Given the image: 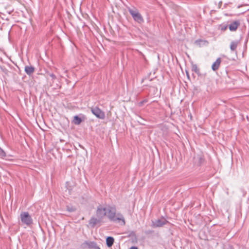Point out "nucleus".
I'll list each match as a JSON object with an SVG mask.
<instances>
[{"label":"nucleus","mask_w":249,"mask_h":249,"mask_svg":"<svg viewBox=\"0 0 249 249\" xmlns=\"http://www.w3.org/2000/svg\"><path fill=\"white\" fill-rule=\"evenodd\" d=\"M107 216L109 219L113 221H122L123 225H125V220L123 215L119 213L116 216V208L115 207H109L107 210Z\"/></svg>","instance_id":"1"},{"label":"nucleus","mask_w":249,"mask_h":249,"mask_svg":"<svg viewBox=\"0 0 249 249\" xmlns=\"http://www.w3.org/2000/svg\"><path fill=\"white\" fill-rule=\"evenodd\" d=\"M20 218L22 225L30 227L33 223V220L28 212H22L20 214Z\"/></svg>","instance_id":"2"},{"label":"nucleus","mask_w":249,"mask_h":249,"mask_svg":"<svg viewBox=\"0 0 249 249\" xmlns=\"http://www.w3.org/2000/svg\"><path fill=\"white\" fill-rule=\"evenodd\" d=\"M128 11L133 19L137 22L141 24L144 22V19L142 15L139 13L138 10L135 8L131 9L128 8Z\"/></svg>","instance_id":"3"},{"label":"nucleus","mask_w":249,"mask_h":249,"mask_svg":"<svg viewBox=\"0 0 249 249\" xmlns=\"http://www.w3.org/2000/svg\"><path fill=\"white\" fill-rule=\"evenodd\" d=\"M92 113L97 118L100 119H104L105 118V113L98 107L95 106L90 107Z\"/></svg>","instance_id":"4"},{"label":"nucleus","mask_w":249,"mask_h":249,"mask_svg":"<svg viewBox=\"0 0 249 249\" xmlns=\"http://www.w3.org/2000/svg\"><path fill=\"white\" fill-rule=\"evenodd\" d=\"M81 248L82 249H100L97 245L96 243L93 241H86L81 245Z\"/></svg>","instance_id":"5"},{"label":"nucleus","mask_w":249,"mask_h":249,"mask_svg":"<svg viewBox=\"0 0 249 249\" xmlns=\"http://www.w3.org/2000/svg\"><path fill=\"white\" fill-rule=\"evenodd\" d=\"M107 213V209L106 208H104L101 205L97 207L96 211V215L101 220L104 216L106 215Z\"/></svg>","instance_id":"6"},{"label":"nucleus","mask_w":249,"mask_h":249,"mask_svg":"<svg viewBox=\"0 0 249 249\" xmlns=\"http://www.w3.org/2000/svg\"><path fill=\"white\" fill-rule=\"evenodd\" d=\"M167 223L168 221L166 219H157L152 221L151 226L153 228L161 227Z\"/></svg>","instance_id":"7"},{"label":"nucleus","mask_w":249,"mask_h":249,"mask_svg":"<svg viewBox=\"0 0 249 249\" xmlns=\"http://www.w3.org/2000/svg\"><path fill=\"white\" fill-rule=\"evenodd\" d=\"M102 220L99 218L92 217L89 220V224L91 228H94L96 225L101 222Z\"/></svg>","instance_id":"8"},{"label":"nucleus","mask_w":249,"mask_h":249,"mask_svg":"<svg viewBox=\"0 0 249 249\" xmlns=\"http://www.w3.org/2000/svg\"><path fill=\"white\" fill-rule=\"evenodd\" d=\"M240 25V22L239 20H235L231 22L229 25V28L231 31H235Z\"/></svg>","instance_id":"9"},{"label":"nucleus","mask_w":249,"mask_h":249,"mask_svg":"<svg viewBox=\"0 0 249 249\" xmlns=\"http://www.w3.org/2000/svg\"><path fill=\"white\" fill-rule=\"evenodd\" d=\"M221 62V58L219 57L218 58L216 61L213 64L212 66V69L213 71H217L220 66V63Z\"/></svg>","instance_id":"10"},{"label":"nucleus","mask_w":249,"mask_h":249,"mask_svg":"<svg viewBox=\"0 0 249 249\" xmlns=\"http://www.w3.org/2000/svg\"><path fill=\"white\" fill-rule=\"evenodd\" d=\"M24 71L27 75L30 76L35 72V68L32 66H26Z\"/></svg>","instance_id":"11"},{"label":"nucleus","mask_w":249,"mask_h":249,"mask_svg":"<svg viewBox=\"0 0 249 249\" xmlns=\"http://www.w3.org/2000/svg\"><path fill=\"white\" fill-rule=\"evenodd\" d=\"M239 40L232 41L230 44V49L231 51H235L239 43Z\"/></svg>","instance_id":"12"},{"label":"nucleus","mask_w":249,"mask_h":249,"mask_svg":"<svg viewBox=\"0 0 249 249\" xmlns=\"http://www.w3.org/2000/svg\"><path fill=\"white\" fill-rule=\"evenodd\" d=\"M114 239L111 236H108L106 238V244H107V246L108 248L112 247V246L113 245V244L114 243Z\"/></svg>","instance_id":"13"},{"label":"nucleus","mask_w":249,"mask_h":249,"mask_svg":"<svg viewBox=\"0 0 249 249\" xmlns=\"http://www.w3.org/2000/svg\"><path fill=\"white\" fill-rule=\"evenodd\" d=\"M192 71L195 72L198 75L199 74L200 71L199 68L197 67L196 64H192Z\"/></svg>","instance_id":"14"},{"label":"nucleus","mask_w":249,"mask_h":249,"mask_svg":"<svg viewBox=\"0 0 249 249\" xmlns=\"http://www.w3.org/2000/svg\"><path fill=\"white\" fill-rule=\"evenodd\" d=\"M73 122L75 124H79L82 122V120L78 116L76 115L74 117Z\"/></svg>","instance_id":"15"},{"label":"nucleus","mask_w":249,"mask_h":249,"mask_svg":"<svg viewBox=\"0 0 249 249\" xmlns=\"http://www.w3.org/2000/svg\"><path fill=\"white\" fill-rule=\"evenodd\" d=\"M66 210L69 212H73L76 211V208L71 205H67L66 206Z\"/></svg>","instance_id":"16"},{"label":"nucleus","mask_w":249,"mask_h":249,"mask_svg":"<svg viewBox=\"0 0 249 249\" xmlns=\"http://www.w3.org/2000/svg\"><path fill=\"white\" fill-rule=\"evenodd\" d=\"M6 153L4 152V151L0 147V156L1 158H4L6 157Z\"/></svg>","instance_id":"17"},{"label":"nucleus","mask_w":249,"mask_h":249,"mask_svg":"<svg viewBox=\"0 0 249 249\" xmlns=\"http://www.w3.org/2000/svg\"><path fill=\"white\" fill-rule=\"evenodd\" d=\"M198 160H199L198 163H199V165H201V164H202L204 161V159L202 156H199L198 157Z\"/></svg>","instance_id":"18"},{"label":"nucleus","mask_w":249,"mask_h":249,"mask_svg":"<svg viewBox=\"0 0 249 249\" xmlns=\"http://www.w3.org/2000/svg\"><path fill=\"white\" fill-rule=\"evenodd\" d=\"M147 102L148 100L147 99H144L138 103V106L140 107H142L144 103H147Z\"/></svg>","instance_id":"19"},{"label":"nucleus","mask_w":249,"mask_h":249,"mask_svg":"<svg viewBox=\"0 0 249 249\" xmlns=\"http://www.w3.org/2000/svg\"><path fill=\"white\" fill-rule=\"evenodd\" d=\"M50 76L52 78L53 80L56 79V76L53 73L49 74Z\"/></svg>","instance_id":"20"},{"label":"nucleus","mask_w":249,"mask_h":249,"mask_svg":"<svg viewBox=\"0 0 249 249\" xmlns=\"http://www.w3.org/2000/svg\"><path fill=\"white\" fill-rule=\"evenodd\" d=\"M153 232H154V231H152V230H148V231H146L145 233L146 234H151V233H153Z\"/></svg>","instance_id":"21"},{"label":"nucleus","mask_w":249,"mask_h":249,"mask_svg":"<svg viewBox=\"0 0 249 249\" xmlns=\"http://www.w3.org/2000/svg\"><path fill=\"white\" fill-rule=\"evenodd\" d=\"M129 249H138L136 247L133 246V247H131Z\"/></svg>","instance_id":"22"},{"label":"nucleus","mask_w":249,"mask_h":249,"mask_svg":"<svg viewBox=\"0 0 249 249\" xmlns=\"http://www.w3.org/2000/svg\"><path fill=\"white\" fill-rule=\"evenodd\" d=\"M186 74H187V75L188 76H189V74H188V72H186Z\"/></svg>","instance_id":"23"}]
</instances>
